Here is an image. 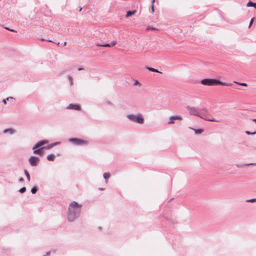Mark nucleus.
Instances as JSON below:
<instances>
[{
    "mask_svg": "<svg viewBox=\"0 0 256 256\" xmlns=\"http://www.w3.org/2000/svg\"><path fill=\"white\" fill-rule=\"evenodd\" d=\"M186 108L188 110L190 114L191 115L198 116L206 120L213 122H219V120L214 119L208 118L207 116L208 112V110L206 108H198L195 107H191L189 106H187Z\"/></svg>",
    "mask_w": 256,
    "mask_h": 256,
    "instance_id": "nucleus-1",
    "label": "nucleus"
},
{
    "mask_svg": "<svg viewBox=\"0 0 256 256\" xmlns=\"http://www.w3.org/2000/svg\"><path fill=\"white\" fill-rule=\"evenodd\" d=\"M82 205L76 202H72L69 206L68 220L70 222H73L77 218L80 212Z\"/></svg>",
    "mask_w": 256,
    "mask_h": 256,
    "instance_id": "nucleus-2",
    "label": "nucleus"
},
{
    "mask_svg": "<svg viewBox=\"0 0 256 256\" xmlns=\"http://www.w3.org/2000/svg\"><path fill=\"white\" fill-rule=\"evenodd\" d=\"M48 141L47 140H43L38 142L32 148L33 153L38 154L40 156H42L44 154V150L49 149L56 144V143L52 144L46 146H44V145L48 144Z\"/></svg>",
    "mask_w": 256,
    "mask_h": 256,
    "instance_id": "nucleus-3",
    "label": "nucleus"
},
{
    "mask_svg": "<svg viewBox=\"0 0 256 256\" xmlns=\"http://www.w3.org/2000/svg\"><path fill=\"white\" fill-rule=\"evenodd\" d=\"M200 84L204 86H213L221 85L224 86H230V84L222 82L219 80L214 78H204L200 80Z\"/></svg>",
    "mask_w": 256,
    "mask_h": 256,
    "instance_id": "nucleus-4",
    "label": "nucleus"
},
{
    "mask_svg": "<svg viewBox=\"0 0 256 256\" xmlns=\"http://www.w3.org/2000/svg\"><path fill=\"white\" fill-rule=\"evenodd\" d=\"M126 117L132 121L138 124H142L144 122V119L141 114H128Z\"/></svg>",
    "mask_w": 256,
    "mask_h": 256,
    "instance_id": "nucleus-5",
    "label": "nucleus"
},
{
    "mask_svg": "<svg viewBox=\"0 0 256 256\" xmlns=\"http://www.w3.org/2000/svg\"><path fill=\"white\" fill-rule=\"evenodd\" d=\"M70 142H71L76 146L82 145L86 144V142L81 139L72 138L68 140Z\"/></svg>",
    "mask_w": 256,
    "mask_h": 256,
    "instance_id": "nucleus-6",
    "label": "nucleus"
},
{
    "mask_svg": "<svg viewBox=\"0 0 256 256\" xmlns=\"http://www.w3.org/2000/svg\"><path fill=\"white\" fill-rule=\"evenodd\" d=\"M39 158L34 156H32L28 159V162L32 166H36L39 162Z\"/></svg>",
    "mask_w": 256,
    "mask_h": 256,
    "instance_id": "nucleus-7",
    "label": "nucleus"
},
{
    "mask_svg": "<svg viewBox=\"0 0 256 256\" xmlns=\"http://www.w3.org/2000/svg\"><path fill=\"white\" fill-rule=\"evenodd\" d=\"M182 117L180 116H172L169 118V120L168 122V124H173L174 123V121L176 120H182Z\"/></svg>",
    "mask_w": 256,
    "mask_h": 256,
    "instance_id": "nucleus-8",
    "label": "nucleus"
},
{
    "mask_svg": "<svg viewBox=\"0 0 256 256\" xmlns=\"http://www.w3.org/2000/svg\"><path fill=\"white\" fill-rule=\"evenodd\" d=\"M67 109H72L76 110H80V106L78 104H70L66 108Z\"/></svg>",
    "mask_w": 256,
    "mask_h": 256,
    "instance_id": "nucleus-9",
    "label": "nucleus"
},
{
    "mask_svg": "<svg viewBox=\"0 0 256 256\" xmlns=\"http://www.w3.org/2000/svg\"><path fill=\"white\" fill-rule=\"evenodd\" d=\"M3 132L4 134L9 132L10 133V134H14V130L12 128H10L4 130Z\"/></svg>",
    "mask_w": 256,
    "mask_h": 256,
    "instance_id": "nucleus-10",
    "label": "nucleus"
},
{
    "mask_svg": "<svg viewBox=\"0 0 256 256\" xmlns=\"http://www.w3.org/2000/svg\"><path fill=\"white\" fill-rule=\"evenodd\" d=\"M47 160L50 161H54L55 158V156L53 154H50L47 156Z\"/></svg>",
    "mask_w": 256,
    "mask_h": 256,
    "instance_id": "nucleus-11",
    "label": "nucleus"
},
{
    "mask_svg": "<svg viewBox=\"0 0 256 256\" xmlns=\"http://www.w3.org/2000/svg\"><path fill=\"white\" fill-rule=\"evenodd\" d=\"M246 6L248 7L252 6V7H254L256 9V3H254L251 1H249L247 3Z\"/></svg>",
    "mask_w": 256,
    "mask_h": 256,
    "instance_id": "nucleus-12",
    "label": "nucleus"
},
{
    "mask_svg": "<svg viewBox=\"0 0 256 256\" xmlns=\"http://www.w3.org/2000/svg\"><path fill=\"white\" fill-rule=\"evenodd\" d=\"M136 12V10H134L132 11H128L126 15V18H128L133 14H134Z\"/></svg>",
    "mask_w": 256,
    "mask_h": 256,
    "instance_id": "nucleus-13",
    "label": "nucleus"
},
{
    "mask_svg": "<svg viewBox=\"0 0 256 256\" xmlns=\"http://www.w3.org/2000/svg\"><path fill=\"white\" fill-rule=\"evenodd\" d=\"M256 166V162H254V163H248V164H244L243 165H237V166L238 167H242V166Z\"/></svg>",
    "mask_w": 256,
    "mask_h": 256,
    "instance_id": "nucleus-14",
    "label": "nucleus"
},
{
    "mask_svg": "<svg viewBox=\"0 0 256 256\" xmlns=\"http://www.w3.org/2000/svg\"><path fill=\"white\" fill-rule=\"evenodd\" d=\"M146 68L147 70H148L150 71V72H160L157 69H156V68H152L146 66Z\"/></svg>",
    "mask_w": 256,
    "mask_h": 256,
    "instance_id": "nucleus-15",
    "label": "nucleus"
},
{
    "mask_svg": "<svg viewBox=\"0 0 256 256\" xmlns=\"http://www.w3.org/2000/svg\"><path fill=\"white\" fill-rule=\"evenodd\" d=\"M104 178L106 181L110 177V174L108 172H105L103 174Z\"/></svg>",
    "mask_w": 256,
    "mask_h": 256,
    "instance_id": "nucleus-16",
    "label": "nucleus"
},
{
    "mask_svg": "<svg viewBox=\"0 0 256 256\" xmlns=\"http://www.w3.org/2000/svg\"><path fill=\"white\" fill-rule=\"evenodd\" d=\"M192 130L194 131V132L196 134H200L203 132L202 129H194L192 128Z\"/></svg>",
    "mask_w": 256,
    "mask_h": 256,
    "instance_id": "nucleus-17",
    "label": "nucleus"
},
{
    "mask_svg": "<svg viewBox=\"0 0 256 256\" xmlns=\"http://www.w3.org/2000/svg\"><path fill=\"white\" fill-rule=\"evenodd\" d=\"M24 174L26 177V178L28 182L30 181V176L26 170H24Z\"/></svg>",
    "mask_w": 256,
    "mask_h": 256,
    "instance_id": "nucleus-18",
    "label": "nucleus"
},
{
    "mask_svg": "<svg viewBox=\"0 0 256 256\" xmlns=\"http://www.w3.org/2000/svg\"><path fill=\"white\" fill-rule=\"evenodd\" d=\"M96 46H103V47H110V44H97Z\"/></svg>",
    "mask_w": 256,
    "mask_h": 256,
    "instance_id": "nucleus-19",
    "label": "nucleus"
},
{
    "mask_svg": "<svg viewBox=\"0 0 256 256\" xmlns=\"http://www.w3.org/2000/svg\"><path fill=\"white\" fill-rule=\"evenodd\" d=\"M12 98H12V97H9V98H6V99H4V100H3L2 102H3V103H4V104H6L7 101H8L9 99H12Z\"/></svg>",
    "mask_w": 256,
    "mask_h": 256,
    "instance_id": "nucleus-20",
    "label": "nucleus"
},
{
    "mask_svg": "<svg viewBox=\"0 0 256 256\" xmlns=\"http://www.w3.org/2000/svg\"><path fill=\"white\" fill-rule=\"evenodd\" d=\"M68 80H70V84L71 86H72V84H73V81H72V76H68Z\"/></svg>",
    "mask_w": 256,
    "mask_h": 256,
    "instance_id": "nucleus-21",
    "label": "nucleus"
},
{
    "mask_svg": "<svg viewBox=\"0 0 256 256\" xmlns=\"http://www.w3.org/2000/svg\"><path fill=\"white\" fill-rule=\"evenodd\" d=\"M37 191V188L36 187H33L32 189H31V192L32 194H35Z\"/></svg>",
    "mask_w": 256,
    "mask_h": 256,
    "instance_id": "nucleus-22",
    "label": "nucleus"
},
{
    "mask_svg": "<svg viewBox=\"0 0 256 256\" xmlns=\"http://www.w3.org/2000/svg\"><path fill=\"white\" fill-rule=\"evenodd\" d=\"M246 202H256V198H254L252 199H248L246 200Z\"/></svg>",
    "mask_w": 256,
    "mask_h": 256,
    "instance_id": "nucleus-23",
    "label": "nucleus"
},
{
    "mask_svg": "<svg viewBox=\"0 0 256 256\" xmlns=\"http://www.w3.org/2000/svg\"><path fill=\"white\" fill-rule=\"evenodd\" d=\"M234 83H236L240 86H247L246 84V83H241V82H234Z\"/></svg>",
    "mask_w": 256,
    "mask_h": 256,
    "instance_id": "nucleus-24",
    "label": "nucleus"
},
{
    "mask_svg": "<svg viewBox=\"0 0 256 256\" xmlns=\"http://www.w3.org/2000/svg\"><path fill=\"white\" fill-rule=\"evenodd\" d=\"M26 190V188L25 187H22V188H21L20 190H19V192H20V193H23Z\"/></svg>",
    "mask_w": 256,
    "mask_h": 256,
    "instance_id": "nucleus-25",
    "label": "nucleus"
},
{
    "mask_svg": "<svg viewBox=\"0 0 256 256\" xmlns=\"http://www.w3.org/2000/svg\"><path fill=\"white\" fill-rule=\"evenodd\" d=\"M154 1H155L154 0H152V4L151 6V8H152V12H154Z\"/></svg>",
    "mask_w": 256,
    "mask_h": 256,
    "instance_id": "nucleus-26",
    "label": "nucleus"
},
{
    "mask_svg": "<svg viewBox=\"0 0 256 256\" xmlns=\"http://www.w3.org/2000/svg\"><path fill=\"white\" fill-rule=\"evenodd\" d=\"M116 44V40H113V41H112V42H110V46H115Z\"/></svg>",
    "mask_w": 256,
    "mask_h": 256,
    "instance_id": "nucleus-27",
    "label": "nucleus"
},
{
    "mask_svg": "<svg viewBox=\"0 0 256 256\" xmlns=\"http://www.w3.org/2000/svg\"><path fill=\"white\" fill-rule=\"evenodd\" d=\"M40 40L41 41H44V40H46V41L48 42H52V40H45V39H44V38H40Z\"/></svg>",
    "mask_w": 256,
    "mask_h": 256,
    "instance_id": "nucleus-28",
    "label": "nucleus"
},
{
    "mask_svg": "<svg viewBox=\"0 0 256 256\" xmlns=\"http://www.w3.org/2000/svg\"><path fill=\"white\" fill-rule=\"evenodd\" d=\"M253 21H254V18H252L250 22V24H249V26H248V28H249L251 26H252V22H253Z\"/></svg>",
    "mask_w": 256,
    "mask_h": 256,
    "instance_id": "nucleus-29",
    "label": "nucleus"
},
{
    "mask_svg": "<svg viewBox=\"0 0 256 256\" xmlns=\"http://www.w3.org/2000/svg\"><path fill=\"white\" fill-rule=\"evenodd\" d=\"M24 181V178H20L18 179L19 182H22Z\"/></svg>",
    "mask_w": 256,
    "mask_h": 256,
    "instance_id": "nucleus-30",
    "label": "nucleus"
},
{
    "mask_svg": "<svg viewBox=\"0 0 256 256\" xmlns=\"http://www.w3.org/2000/svg\"><path fill=\"white\" fill-rule=\"evenodd\" d=\"M139 84V82L138 80H136L134 82V85L136 86Z\"/></svg>",
    "mask_w": 256,
    "mask_h": 256,
    "instance_id": "nucleus-31",
    "label": "nucleus"
},
{
    "mask_svg": "<svg viewBox=\"0 0 256 256\" xmlns=\"http://www.w3.org/2000/svg\"><path fill=\"white\" fill-rule=\"evenodd\" d=\"M78 70H84V68H80V67H79V68H78Z\"/></svg>",
    "mask_w": 256,
    "mask_h": 256,
    "instance_id": "nucleus-32",
    "label": "nucleus"
},
{
    "mask_svg": "<svg viewBox=\"0 0 256 256\" xmlns=\"http://www.w3.org/2000/svg\"><path fill=\"white\" fill-rule=\"evenodd\" d=\"M50 251L48 252H46V256H48V255L50 254Z\"/></svg>",
    "mask_w": 256,
    "mask_h": 256,
    "instance_id": "nucleus-33",
    "label": "nucleus"
},
{
    "mask_svg": "<svg viewBox=\"0 0 256 256\" xmlns=\"http://www.w3.org/2000/svg\"><path fill=\"white\" fill-rule=\"evenodd\" d=\"M252 121L256 122V118L252 119Z\"/></svg>",
    "mask_w": 256,
    "mask_h": 256,
    "instance_id": "nucleus-34",
    "label": "nucleus"
},
{
    "mask_svg": "<svg viewBox=\"0 0 256 256\" xmlns=\"http://www.w3.org/2000/svg\"><path fill=\"white\" fill-rule=\"evenodd\" d=\"M66 42H64V46H66Z\"/></svg>",
    "mask_w": 256,
    "mask_h": 256,
    "instance_id": "nucleus-35",
    "label": "nucleus"
},
{
    "mask_svg": "<svg viewBox=\"0 0 256 256\" xmlns=\"http://www.w3.org/2000/svg\"><path fill=\"white\" fill-rule=\"evenodd\" d=\"M82 10V8H80V11Z\"/></svg>",
    "mask_w": 256,
    "mask_h": 256,
    "instance_id": "nucleus-36",
    "label": "nucleus"
},
{
    "mask_svg": "<svg viewBox=\"0 0 256 256\" xmlns=\"http://www.w3.org/2000/svg\"><path fill=\"white\" fill-rule=\"evenodd\" d=\"M60 44V42L57 43V45L58 46Z\"/></svg>",
    "mask_w": 256,
    "mask_h": 256,
    "instance_id": "nucleus-37",
    "label": "nucleus"
},
{
    "mask_svg": "<svg viewBox=\"0 0 256 256\" xmlns=\"http://www.w3.org/2000/svg\"><path fill=\"white\" fill-rule=\"evenodd\" d=\"M10 31L14 32V30H10Z\"/></svg>",
    "mask_w": 256,
    "mask_h": 256,
    "instance_id": "nucleus-38",
    "label": "nucleus"
},
{
    "mask_svg": "<svg viewBox=\"0 0 256 256\" xmlns=\"http://www.w3.org/2000/svg\"><path fill=\"white\" fill-rule=\"evenodd\" d=\"M46 256V255H45V256Z\"/></svg>",
    "mask_w": 256,
    "mask_h": 256,
    "instance_id": "nucleus-39",
    "label": "nucleus"
}]
</instances>
